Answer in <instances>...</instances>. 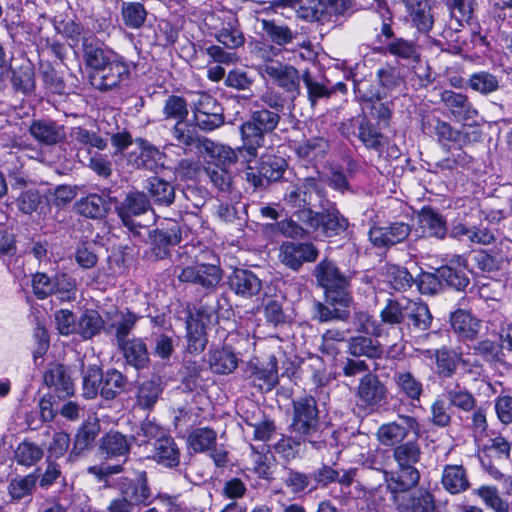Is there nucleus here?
<instances>
[{"mask_svg":"<svg viewBox=\"0 0 512 512\" xmlns=\"http://www.w3.org/2000/svg\"><path fill=\"white\" fill-rule=\"evenodd\" d=\"M440 101L456 120L466 121L478 114L465 94L444 90L440 93Z\"/></svg>","mask_w":512,"mask_h":512,"instance_id":"obj_20","label":"nucleus"},{"mask_svg":"<svg viewBox=\"0 0 512 512\" xmlns=\"http://www.w3.org/2000/svg\"><path fill=\"white\" fill-rule=\"evenodd\" d=\"M251 54L255 59L259 60L256 69L262 78H264L262 69L266 65L279 62L274 59L278 55V49L264 42H256L251 49Z\"/></svg>","mask_w":512,"mask_h":512,"instance_id":"obj_60","label":"nucleus"},{"mask_svg":"<svg viewBox=\"0 0 512 512\" xmlns=\"http://www.w3.org/2000/svg\"><path fill=\"white\" fill-rule=\"evenodd\" d=\"M443 488L452 495L465 492L470 487L466 470L462 465H446L442 472Z\"/></svg>","mask_w":512,"mask_h":512,"instance_id":"obj_29","label":"nucleus"},{"mask_svg":"<svg viewBox=\"0 0 512 512\" xmlns=\"http://www.w3.org/2000/svg\"><path fill=\"white\" fill-rule=\"evenodd\" d=\"M129 74V65L122 56L117 54L97 73L90 74V82L96 89L108 91L128 79Z\"/></svg>","mask_w":512,"mask_h":512,"instance_id":"obj_9","label":"nucleus"},{"mask_svg":"<svg viewBox=\"0 0 512 512\" xmlns=\"http://www.w3.org/2000/svg\"><path fill=\"white\" fill-rule=\"evenodd\" d=\"M314 277L318 285L325 290L330 303L351 306L353 302L349 291L351 278L341 272L332 260H321L315 266Z\"/></svg>","mask_w":512,"mask_h":512,"instance_id":"obj_3","label":"nucleus"},{"mask_svg":"<svg viewBox=\"0 0 512 512\" xmlns=\"http://www.w3.org/2000/svg\"><path fill=\"white\" fill-rule=\"evenodd\" d=\"M319 255L312 243L284 242L280 247V261L290 269L297 271L305 262H314Z\"/></svg>","mask_w":512,"mask_h":512,"instance_id":"obj_13","label":"nucleus"},{"mask_svg":"<svg viewBox=\"0 0 512 512\" xmlns=\"http://www.w3.org/2000/svg\"><path fill=\"white\" fill-rule=\"evenodd\" d=\"M29 133L37 142L45 146L56 145L66 137L64 126L50 119L32 120Z\"/></svg>","mask_w":512,"mask_h":512,"instance_id":"obj_19","label":"nucleus"},{"mask_svg":"<svg viewBox=\"0 0 512 512\" xmlns=\"http://www.w3.org/2000/svg\"><path fill=\"white\" fill-rule=\"evenodd\" d=\"M448 404L463 412H471L477 404L474 395L465 387L455 384L451 387H446L445 394Z\"/></svg>","mask_w":512,"mask_h":512,"instance_id":"obj_39","label":"nucleus"},{"mask_svg":"<svg viewBox=\"0 0 512 512\" xmlns=\"http://www.w3.org/2000/svg\"><path fill=\"white\" fill-rule=\"evenodd\" d=\"M43 455L44 451L40 446L33 442L23 441L17 446L14 458L17 464L31 467L38 463Z\"/></svg>","mask_w":512,"mask_h":512,"instance_id":"obj_53","label":"nucleus"},{"mask_svg":"<svg viewBox=\"0 0 512 512\" xmlns=\"http://www.w3.org/2000/svg\"><path fill=\"white\" fill-rule=\"evenodd\" d=\"M398 392L412 401H418L423 393V385L411 372L398 370L393 375Z\"/></svg>","mask_w":512,"mask_h":512,"instance_id":"obj_36","label":"nucleus"},{"mask_svg":"<svg viewBox=\"0 0 512 512\" xmlns=\"http://www.w3.org/2000/svg\"><path fill=\"white\" fill-rule=\"evenodd\" d=\"M450 321L453 330L465 339L473 340L480 331V320L466 310L459 309L453 312Z\"/></svg>","mask_w":512,"mask_h":512,"instance_id":"obj_31","label":"nucleus"},{"mask_svg":"<svg viewBox=\"0 0 512 512\" xmlns=\"http://www.w3.org/2000/svg\"><path fill=\"white\" fill-rule=\"evenodd\" d=\"M467 86L475 92L488 95L499 89V79L488 71H479L470 75Z\"/></svg>","mask_w":512,"mask_h":512,"instance_id":"obj_49","label":"nucleus"},{"mask_svg":"<svg viewBox=\"0 0 512 512\" xmlns=\"http://www.w3.org/2000/svg\"><path fill=\"white\" fill-rule=\"evenodd\" d=\"M298 221L308 229L325 237H333L344 232L349 223L336 208L327 209L324 212H316L312 209H303L296 212Z\"/></svg>","mask_w":512,"mask_h":512,"instance_id":"obj_5","label":"nucleus"},{"mask_svg":"<svg viewBox=\"0 0 512 512\" xmlns=\"http://www.w3.org/2000/svg\"><path fill=\"white\" fill-rule=\"evenodd\" d=\"M37 479L36 473L13 478L8 485L9 495L17 501L31 497L36 488Z\"/></svg>","mask_w":512,"mask_h":512,"instance_id":"obj_48","label":"nucleus"},{"mask_svg":"<svg viewBox=\"0 0 512 512\" xmlns=\"http://www.w3.org/2000/svg\"><path fill=\"white\" fill-rule=\"evenodd\" d=\"M152 253L156 259H164L170 255V246L182 240L181 225L174 220H167L153 231Z\"/></svg>","mask_w":512,"mask_h":512,"instance_id":"obj_12","label":"nucleus"},{"mask_svg":"<svg viewBox=\"0 0 512 512\" xmlns=\"http://www.w3.org/2000/svg\"><path fill=\"white\" fill-rule=\"evenodd\" d=\"M206 174L213 185L222 192H229L232 186V174L229 168L219 164H209L205 168Z\"/></svg>","mask_w":512,"mask_h":512,"instance_id":"obj_64","label":"nucleus"},{"mask_svg":"<svg viewBox=\"0 0 512 512\" xmlns=\"http://www.w3.org/2000/svg\"><path fill=\"white\" fill-rule=\"evenodd\" d=\"M151 496V491L147 485V474L142 471L139 473L137 482L129 483L122 490V497L117 498L118 500H126L135 507V504H147L148 499Z\"/></svg>","mask_w":512,"mask_h":512,"instance_id":"obj_37","label":"nucleus"},{"mask_svg":"<svg viewBox=\"0 0 512 512\" xmlns=\"http://www.w3.org/2000/svg\"><path fill=\"white\" fill-rule=\"evenodd\" d=\"M150 208L147 196L142 192H131L126 195L119 206L116 207L118 216L124 226L134 231L140 225L136 223L134 217L145 214Z\"/></svg>","mask_w":512,"mask_h":512,"instance_id":"obj_14","label":"nucleus"},{"mask_svg":"<svg viewBox=\"0 0 512 512\" xmlns=\"http://www.w3.org/2000/svg\"><path fill=\"white\" fill-rule=\"evenodd\" d=\"M121 15L126 26L136 29L143 25L147 13L139 2H122Z\"/></svg>","mask_w":512,"mask_h":512,"instance_id":"obj_57","label":"nucleus"},{"mask_svg":"<svg viewBox=\"0 0 512 512\" xmlns=\"http://www.w3.org/2000/svg\"><path fill=\"white\" fill-rule=\"evenodd\" d=\"M148 191L153 201L157 205L169 206L174 202L175 190L171 183L159 178L153 177L149 180Z\"/></svg>","mask_w":512,"mask_h":512,"instance_id":"obj_45","label":"nucleus"},{"mask_svg":"<svg viewBox=\"0 0 512 512\" xmlns=\"http://www.w3.org/2000/svg\"><path fill=\"white\" fill-rule=\"evenodd\" d=\"M437 140L442 145H455L459 149L471 142V136L467 132H462L453 128L448 122L440 119L436 120L433 127Z\"/></svg>","mask_w":512,"mask_h":512,"instance_id":"obj_34","label":"nucleus"},{"mask_svg":"<svg viewBox=\"0 0 512 512\" xmlns=\"http://www.w3.org/2000/svg\"><path fill=\"white\" fill-rule=\"evenodd\" d=\"M83 61L92 73H97L114 58L117 53L105 47L95 37H84L82 40Z\"/></svg>","mask_w":512,"mask_h":512,"instance_id":"obj_17","label":"nucleus"},{"mask_svg":"<svg viewBox=\"0 0 512 512\" xmlns=\"http://www.w3.org/2000/svg\"><path fill=\"white\" fill-rule=\"evenodd\" d=\"M188 113V104L183 97L170 95L165 99L162 107L164 119L178 122L186 120Z\"/></svg>","mask_w":512,"mask_h":512,"instance_id":"obj_55","label":"nucleus"},{"mask_svg":"<svg viewBox=\"0 0 512 512\" xmlns=\"http://www.w3.org/2000/svg\"><path fill=\"white\" fill-rule=\"evenodd\" d=\"M423 355L429 358L435 356L437 373L442 377H451L455 373L459 363L466 365V360H464L460 354L447 348H441L435 351L425 350L423 351Z\"/></svg>","mask_w":512,"mask_h":512,"instance_id":"obj_27","label":"nucleus"},{"mask_svg":"<svg viewBox=\"0 0 512 512\" xmlns=\"http://www.w3.org/2000/svg\"><path fill=\"white\" fill-rule=\"evenodd\" d=\"M208 363L213 373L228 375L238 367L239 358L231 349L222 347L209 352Z\"/></svg>","mask_w":512,"mask_h":512,"instance_id":"obj_28","label":"nucleus"},{"mask_svg":"<svg viewBox=\"0 0 512 512\" xmlns=\"http://www.w3.org/2000/svg\"><path fill=\"white\" fill-rule=\"evenodd\" d=\"M127 363L136 369L146 367L149 362V354L146 344L140 338H132L119 346Z\"/></svg>","mask_w":512,"mask_h":512,"instance_id":"obj_35","label":"nucleus"},{"mask_svg":"<svg viewBox=\"0 0 512 512\" xmlns=\"http://www.w3.org/2000/svg\"><path fill=\"white\" fill-rule=\"evenodd\" d=\"M285 167L286 161L282 157L268 156L262 160L259 173L266 178L267 182L278 181L282 178Z\"/></svg>","mask_w":512,"mask_h":512,"instance_id":"obj_63","label":"nucleus"},{"mask_svg":"<svg viewBox=\"0 0 512 512\" xmlns=\"http://www.w3.org/2000/svg\"><path fill=\"white\" fill-rule=\"evenodd\" d=\"M11 83L13 88L25 95L35 90V72L31 63L27 62L12 70Z\"/></svg>","mask_w":512,"mask_h":512,"instance_id":"obj_40","label":"nucleus"},{"mask_svg":"<svg viewBox=\"0 0 512 512\" xmlns=\"http://www.w3.org/2000/svg\"><path fill=\"white\" fill-rule=\"evenodd\" d=\"M251 374L258 386L266 391H271L278 383V361L274 355H270L266 364L251 367Z\"/></svg>","mask_w":512,"mask_h":512,"instance_id":"obj_33","label":"nucleus"},{"mask_svg":"<svg viewBox=\"0 0 512 512\" xmlns=\"http://www.w3.org/2000/svg\"><path fill=\"white\" fill-rule=\"evenodd\" d=\"M350 8L351 0H313L305 17L320 23L335 22Z\"/></svg>","mask_w":512,"mask_h":512,"instance_id":"obj_16","label":"nucleus"},{"mask_svg":"<svg viewBox=\"0 0 512 512\" xmlns=\"http://www.w3.org/2000/svg\"><path fill=\"white\" fill-rule=\"evenodd\" d=\"M171 134L173 138L184 147L198 146L201 141L192 126L185 120L175 122L171 128Z\"/></svg>","mask_w":512,"mask_h":512,"instance_id":"obj_59","label":"nucleus"},{"mask_svg":"<svg viewBox=\"0 0 512 512\" xmlns=\"http://www.w3.org/2000/svg\"><path fill=\"white\" fill-rule=\"evenodd\" d=\"M202 146L205 151L215 160L214 164L229 168L237 161V153L229 146L215 143L208 139H204Z\"/></svg>","mask_w":512,"mask_h":512,"instance_id":"obj_46","label":"nucleus"},{"mask_svg":"<svg viewBox=\"0 0 512 512\" xmlns=\"http://www.w3.org/2000/svg\"><path fill=\"white\" fill-rule=\"evenodd\" d=\"M135 144L137 151L129 153L128 162L136 168L156 169L163 156L159 149L142 138H137Z\"/></svg>","mask_w":512,"mask_h":512,"instance_id":"obj_22","label":"nucleus"},{"mask_svg":"<svg viewBox=\"0 0 512 512\" xmlns=\"http://www.w3.org/2000/svg\"><path fill=\"white\" fill-rule=\"evenodd\" d=\"M323 197V185L316 178H305L303 181L287 188L284 201L293 208L311 209L314 199Z\"/></svg>","mask_w":512,"mask_h":512,"instance_id":"obj_11","label":"nucleus"},{"mask_svg":"<svg viewBox=\"0 0 512 512\" xmlns=\"http://www.w3.org/2000/svg\"><path fill=\"white\" fill-rule=\"evenodd\" d=\"M75 211L91 219H100L106 215L110 205L109 202L100 195L90 194L86 197L80 198L75 203Z\"/></svg>","mask_w":512,"mask_h":512,"instance_id":"obj_32","label":"nucleus"},{"mask_svg":"<svg viewBox=\"0 0 512 512\" xmlns=\"http://www.w3.org/2000/svg\"><path fill=\"white\" fill-rule=\"evenodd\" d=\"M419 433L417 420L408 415H400L397 420L384 423L379 426L376 437L383 446L392 447L403 444L409 433Z\"/></svg>","mask_w":512,"mask_h":512,"instance_id":"obj_8","label":"nucleus"},{"mask_svg":"<svg viewBox=\"0 0 512 512\" xmlns=\"http://www.w3.org/2000/svg\"><path fill=\"white\" fill-rule=\"evenodd\" d=\"M103 324L104 322L97 311L87 310L77 323L76 333L84 339H90L100 332Z\"/></svg>","mask_w":512,"mask_h":512,"instance_id":"obj_54","label":"nucleus"},{"mask_svg":"<svg viewBox=\"0 0 512 512\" xmlns=\"http://www.w3.org/2000/svg\"><path fill=\"white\" fill-rule=\"evenodd\" d=\"M347 352L353 357L380 358L383 350L380 342L368 336H354L347 341Z\"/></svg>","mask_w":512,"mask_h":512,"instance_id":"obj_30","label":"nucleus"},{"mask_svg":"<svg viewBox=\"0 0 512 512\" xmlns=\"http://www.w3.org/2000/svg\"><path fill=\"white\" fill-rule=\"evenodd\" d=\"M304 443H307V440L296 434L295 436H282L275 444L274 450L283 458L290 460L299 454Z\"/></svg>","mask_w":512,"mask_h":512,"instance_id":"obj_62","label":"nucleus"},{"mask_svg":"<svg viewBox=\"0 0 512 512\" xmlns=\"http://www.w3.org/2000/svg\"><path fill=\"white\" fill-rule=\"evenodd\" d=\"M126 384L127 379L120 371L107 370L102 375L100 395L107 400H112L124 391Z\"/></svg>","mask_w":512,"mask_h":512,"instance_id":"obj_41","label":"nucleus"},{"mask_svg":"<svg viewBox=\"0 0 512 512\" xmlns=\"http://www.w3.org/2000/svg\"><path fill=\"white\" fill-rule=\"evenodd\" d=\"M261 27L267 38L278 46L287 45L295 38V33L288 26L274 21L263 19Z\"/></svg>","mask_w":512,"mask_h":512,"instance_id":"obj_50","label":"nucleus"},{"mask_svg":"<svg viewBox=\"0 0 512 512\" xmlns=\"http://www.w3.org/2000/svg\"><path fill=\"white\" fill-rule=\"evenodd\" d=\"M180 282L199 286L207 293L216 290L223 279V270L219 265L196 263L180 269L177 275Z\"/></svg>","mask_w":512,"mask_h":512,"instance_id":"obj_6","label":"nucleus"},{"mask_svg":"<svg viewBox=\"0 0 512 512\" xmlns=\"http://www.w3.org/2000/svg\"><path fill=\"white\" fill-rule=\"evenodd\" d=\"M386 394V386L372 373L365 374L357 387V397L367 407L381 406Z\"/></svg>","mask_w":512,"mask_h":512,"instance_id":"obj_18","label":"nucleus"},{"mask_svg":"<svg viewBox=\"0 0 512 512\" xmlns=\"http://www.w3.org/2000/svg\"><path fill=\"white\" fill-rule=\"evenodd\" d=\"M201 324L197 321H189L187 323V349L190 353L198 354L205 349L207 339L204 332V322Z\"/></svg>","mask_w":512,"mask_h":512,"instance_id":"obj_58","label":"nucleus"},{"mask_svg":"<svg viewBox=\"0 0 512 512\" xmlns=\"http://www.w3.org/2000/svg\"><path fill=\"white\" fill-rule=\"evenodd\" d=\"M136 321L137 316L131 312L115 313L113 322L111 323L110 327L115 328L116 330L115 337L118 347L130 340L128 336Z\"/></svg>","mask_w":512,"mask_h":512,"instance_id":"obj_56","label":"nucleus"},{"mask_svg":"<svg viewBox=\"0 0 512 512\" xmlns=\"http://www.w3.org/2000/svg\"><path fill=\"white\" fill-rule=\"evenodd\" d=\"M279 112L262 107L252 112L250 120L241 125L244 147L249 155L256 156L258 148L265 142V135L272 133L280 122Z\"/></svg>","mask_w":512,"mask_h":512,"instance_id":"obj_4","label":"nucleus"},{"mask_svg":"<svg viewBox=\"0 0 512 512\" xmlns=\"http://www.w3.org/2000/svg\"><path fill=\"white\" fill-rule=\"evenodd\" d=\"M329 148L328 141L323 137H313L300 143L296 148L297 155L308 162L324 158Z\"/></svg>","mask_w":512,"mask_h":512,"instance_id":"obj_42","label":"nucleus"},{"mask_svg":"<svg viewBox=\"0 0 512 512\" xmlns=\"http://www.w3.org/2000/svg\"><path fill=\"white\" fill-rule=\"evenodd\" d=\"M230 289L238 296L250 298L257 295L262 288L261 280L252 271L236 269L228 277Z\"/></svg>","mask_w":512,"mask_h":512,"instance_id":"obj_21","label":"nucleus"},{"mask_svg":"<svg viewBox=\"0 0 512 512\" xmlns=\"http://www.w3.org/2000/svg\"><path fill=\"white\" fill-rule=\"evenodd\" d=\"M217 434L213 429L200 427L194 429L188 436V445L196 453L211 450L216 445Z\"/></svg>","mask_w":512,"mask_h":512,"instance_id":"obj_47","label":"nucleus"},{"mask_svg":"<svg viewBox=\"0 0 512 512\" xmlns=\"http://www.w3.org/2000/svg\"><path fill=\"white\" fill-rule=\"evenodd\" d=\"M406 319H409L414 328L420 331L428 330L432 322L428 306L423 302H416L410 299L407 300Z\"/></svg>","mask_w":512,"mask_h":512,"instance_id":"obj_43","label":"nucleus"},{"mask_svg":"<svg viewBox=\"0 0 512 512\" xmlns=\"http://www.w3.org/2000/svg\"><path fill=\"white\" fill-rule=\"evenodd\" d=\"M476 494L495 512H509V503L499 495L496 487L481 486L476 490Z\"/></svg>","mask_w":512,"mask_h":512,"instance_id":"obj_61","label":"nucleus"},{"mask_svg":"<svg viewBox=\"0 0 512 512\" xmlns=\"http://www.w3.org/2000/svg\"><path fill=\"white\" fill-rule=\"evenodd\" d=\"M408 298L390 299L380 312L382 323L389 325L401 324L406 319Z\"/></svg>","mask_w":512,"mask_h":512,"instance_id":"obj_52","label":"nucleus"},{"mask_svg":"<svg viewBox=\"0 0 512 512\" xmlns=\"http://www.w3.org/2000/svg\"><path fill=\"white\" fill-rule=\"evenodd\" d=\"M418 224L423 235L444 239L447 235L446 220L430 207H423L418 214Z\"/></svg>","mask_w":512,"mask_h":512,"instance_id":"obj_25","label":"nucleus"},{"mask_svg":"<svg viewBox=\"0 0 512 512\" xmlns=\"http://www.w3.org/2000/svg\"><path fill=\"white\" fill-rule=\"evenodd\" d=\"M180 450L175 440L170 437H162L154 443L151 459L166 468H175L180 463Z\"/></svg>","mask_w":512,"mask_h":512,"instance_id":"obj_24","label":"nucleus"},{"mask_svg":"<svg viewBox=\"0 0 512 512\" xmlns=\"http://www.w3.org/2000/svg\"><path fill=\"white\" fill-rule=\"evenodd\" d=\"M131 447V441L119 432H109L102 439L100 444L101 451L110 458L128 455Z\"/></svg>","mask_w":512,"mask_h":512,"instance_id":"obj_38","label":"nucleus"},{"mask_svg":"<svg viewBox=\"0 0 512 512\" xmlns=\"http://www.w3.org/2000/svg\"><path fill=\"white\" fill-rule=\"evenodd\" d=\"M100 431V425L97 419L85 421L78 429L73 448L69 452L68 460L76 461L84 451L88 450Z\"/></svg>","mask_w":512,"mask_h":512,"instance_id":"obj_23","label":"nucleus"},{"mask_svg":"<svg viewBox=\"0 0 512 512\" xmlns=\"http://www.w3.org/2000/svg\"><path fill=\"white\" fill-rule=\"evenodd\" d=\"M290 430L307 440L313 449L321 450L326 446L329 429L319 419V410L314 397L305 395L293 401Z\"/></svg>","mask_w":512,"mask_h":512,"instance_id":"obj_1","label":"nucleus"},{"mask_svg":"<svg viewBox=\"0 0 512 512\" xmlns=\"http://www.w3.org/2000/svg\"><path fill=\"white\" fill-rule=\"evenodd\" d=\"M397 512H434L435 499L426 489L388 490Z\"/></svg>","mask_w":512,"mask_h":512,"instance_id":"obj_7","label":"nucleus"},{"mask_svg":"<svg viewBox=\"0 0 512 512\" xmlns=\"http://www.w3.org/2000/svg\"><path fill=\"white\" fill-rule=\"evenodd\" d=\"M250 458L253 471L258 475V477L267 479L271 474L270 468L273 459L268 446L264 444L260 447L251 445Z\"/></svg>","mask_w":512,"mask_h":512,"instance_id":"obj_51","label":"nucleus"},{"mask_svg":"<svg viewBox=\"0 0 512 512\" xmlns=\"http://www.w3.org/2000/svg\"><path fill=\"white\" fill-rule=\"evenodd\" d=\"M262 71L264 72V79L266 77L272 79L275 85L284 91L290 101L295 100L300 94L301 75L294 66L279 61L266 65Z\"/></svg>","mask_w":512,"mask_h":512,"instance_id":"obj_10","label":"nucleus"},{"mask_svg":"<svg viewBox=\"0 0 512 512\" xmlns=\"http://www.w3.org/2000/svg\"><path fill=\"white\" fill-rule=\"evenodd\" d=\"M44 383L54 388L59 398H66L74 393V385L66 368L61 364H52L44 374Z\"/></svg>","mask_w":512,"mask_h":512,"instance_id":"obj_26","label":"nucleus"},{"mask_svg":"<svg viewBox=\"0 0 512 512\" xmlns=\"http://www.w3.org/2000/svg\"><path fill=\"white\" fill-rule=\"evenodd\" d=\"M421 450L416 442L409 441L396 446L393 458L398 465L397 472H384L387 490H407L416 486L420 474L415 464L420 460Z\"/></svg>","mask_w":512,"mask_h":512,"instance_id":"obj_2","label":"nucleus"},{"mask_svg":"<svg viewBox=\"0 0 512 512\" xmlns=\"http://www.w3.org/2000/svg\"><path fill=\"white\" fill-rule=\"evenodd\" d=\"M404 5L412 27L428 34L435 23L431 0H400Z\"/></svg>","mask_w":512,"mask_h":512,"instance_id":"obj_15","label":"nucleus"},{"mask_svg":"<svg viewBox=\"0 0 512 512\" xmlns=\"http://www.w3.org/2000/svg\"><path fill=\"white\" fill-rule=\"evenodd\" d=\"M328 304L317 302L314 305V319L319 322L329 321H346L350 316L349 307L342 306L339 304L330 303L327 299Z\"/></svg>","mask_w":512,"mask_h":512,"instance_id":"obj_44","label":"nucleus"}]
</instances>
